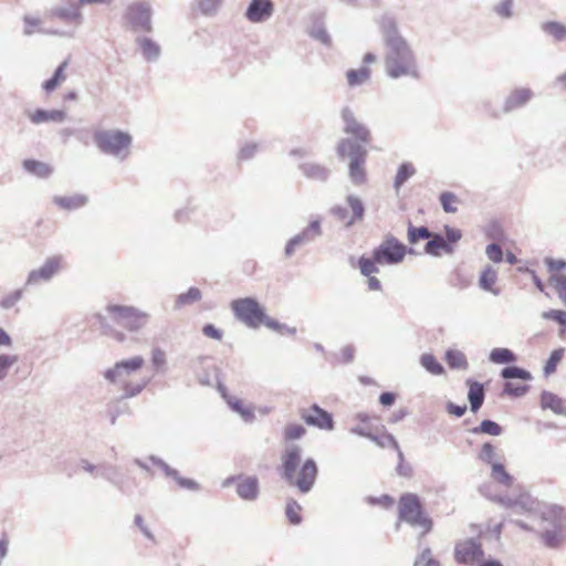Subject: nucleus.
I'll return each instance as SVG.
<instances>
[{"mask_svg":"<svg viewBox=\"0 0 566 566\" xmlns=\"http://www.w3.org/2000/svg\"><path fill=\"white\" fill-rule=\"evenodd\" d=\"M302 449L296 444L285 447L282 455V476L285 481L295 486L300 492L307 493L314 485L318 469L313 459H306L300 465Z\"/></svg>","mask_w":566,"mask_h":566,"instance_id":"obj_1","label":"nucleus"},{"mask_svg":"<svg viewBox=\"0 0 566 566\" xmlns=\"http://www.w3.org/2000/svg\"><path fill=\"white\" fill-rule=\"evenodd\" d=\"M388 52L385 59L386 71L392 78L402 76L419 77L415 55L407 42L398 34L395 27L385 32Z\"/></svg>","mask_w":566,"mask_h":566,"instance_id":"obj_2","label":"nucleus"},{"mask_svg":"<svg viewBox=\"0 0 566 566\" xmlns=\"http://www.w3.org/2000/svg\"><path fill=\"white\" fill-rule=\"evenodd\" d=\"M143 365L144 359L139 356L118 363L108 371V379L117 391L122 390L127 397L135 396L146 386V379L140 373Z\"/></svg>","mask_w":566,"mask_h":566,"instance_id":"obj_3","label":"nucleus"},{"mask_svg":"<svg viewBox=\"0 0 566 566\" xmlns=\"http://www.w3.org/2000/svg\"><path fill=\"white\" fill-rule=\"evenodd\" d=\"M407 248L394 237L386 238L376 249L371 258L361 256L358 260V266L363 275L369 276L377 273V264H397L406 255Z\"/></svg>","mask_w":566,"mask_h":566,"instance_id":"obj_4","label":"nucleus"},{"mask_svg":"<svg viewBox=\"0 0 566 566\" xmlns=\"http://www.w3.org/2000/svg\"><path fill=\"white\" fill-rule=\"evenodd\" d=\"M337 154L348 159V175L354 185L361 186L367 181V150L356 142L343 138L337 144Z\"/></svg>","mask_w":566,"mask_h":566,"instance_id":"obj_5","label":"nucleus"},{"mask_svg":"<svg viewBox=\"0 0 566 566\" xmlns=\"http://www.w3.org/2000/svg\"><path fill=\"white\" fill-rule=\"evenodd\" d=\"M399 520L408 523L412 527H418L421 535L428 534L432 530V521L423 510L422 503L417 494L405 493L398 501Z\"/></svg>","mask_w":566,"mask_h":566,"instance_id":"obj_6","label":"nucleus"},{"mask_svg":"<svg viewBox=\"0 0 566 566\" xmlns=\"http://www.w3.org/2000/svg\"><path fill=\"white\" fill-rule=\"evenodd\" d=\"M231 308L235 317L249 327H259L265 325L272 329H279L280 324L268 317L260 304L250 297L234 300Z\"/></svg>","mask_w":566,"mask_h":566,"instance_id":"obj_7","label":"nucleus"},{"mask_svg":"<svg viewBox=\"0 0 566 566\" xmlns=\"http://www.w3.org/2000/svg\"><path fill=\"white\" fill-rule=\"evenodd\" d=\"M108 313L111 314L113 322L118 327L130 332L143 328L148 321V315L146 313L128 306H108Z\"/></svg>","mask_w":566,"mask_h":566,"instance_id":"obj_8","label":"nucleus"},{"mask_svg":"<svg viewBox=\"0 0 566 566\" xmlns=\"http://www.w3.org/2000/svg\"><path fill=\"white\" fill-rule=\"evenodd\" d=\"M484 557L482 544L473 538L459 541L454 546V559L458 564L474 566Z\"/></svg>","mask_w":566,"mask_h":566,"instance_id":"obj_9","label":"nucleus"},{"mask_svg":"<svg viewBox=\"0 0 566 566\" xmlns=\"http://www.w3.org/2000/svg\"><path fill=\"white\" fill-rule=\"evenodd\" d=\"M347 207L336 206L332 209L335 219L345 227H350L364 217V206L359 198L355 196L347 197Z\"/></svg>","mask_w":566,"mask_h":566,"instance_id":"obj_10","label":"nucleus"},{"mask_svg":"<svg viewBox=\"0 0 566 566\" xmlns=\"http://www.w3.org/2000/svg\"><path fill=\"white\" fill-rule=\"evenodd\" d=\"M150 7L146 2H135L127 8L126 19L127 22L135 30H140L144 32L151 31V22H150Z\"/></svg>","mask_w":566,"mask_h":566,"instance_id":"obj_11","label":"nucleus"},{"mask_svg":"<svg viewBox=\"0 0 566 566\" xmlns=\"http://www.w3.org/2000/svg\"><path fill=\"white\" fill-rule=\"evenodd\" d=\"M342 119L344 122L345 134L355 137L364 144H368L371 140V133L369 128L359 122L349 108L346 107L342 111Z\"/></svg>","mask_w":566,"mask_h":566,"instance_id":"obj_12","label":"nucleus"},{"mask_svg":"<svg viewBox=\"0 0 566 566\" xmlns=\"http://www.w3.org/2000/svg\"><path fill=\"white\" fill-rule=\"evenodd\" d=\"M300 417L308 426L317 427L322 430L333 429L332 415L319 408L317 405H312L308 408L301 409Z\"/></svg>","mask_w":566,"mask_h":566,"instance_id":"obj_13","label":"nucleus"},{"mask_svg":"<svg viewBox=\"0 0 566 566\" xmlns=\"http://www.w3.org/2000/svg\"><path fill=\"white\" fill-rule=\"evenodd\" d=\"M132 138L128 134L114 132L108 134V153L119 158L129 154Z\"/></svg>","mask_w":566,"mask_h":566,"instance_id":"obj_14","label":"nucleus"},{"mask_svg":"<svg viewBox=\"0 0 566 566\" xmlns=\"http://www.w3.org/2000/svg\"><path fill=\"white\" fill-rule=\"evenodd\" d=\"M361 421V424L355 429L361 436H366L371 438L375 442H377L381 447H392L394 449H398V443L391 434H382L381 437H374L369 431V427L367 422L369 421H378V417H369V416H358Z\"/></svg>","mask_w":566,"mask_h":566,"instance_id":"obj_15","label":"nucleus"},{"mask_svg":"<svg viewBox=\"0 0 566 566\" xmlns=\"http://www.w3.org/2000/svg\"><path fill=\"white\" fill-rule=\"evenodd\" d=\"M273 3L271 0H252L247 10V18L251 22H261L271 17Z\"/></svg>","mask_w":566,"mask_h":566,"instance_id":"obj_16","label":"nucleus"},{"mask_svg":"<svg viewBox=\"0 0 566 566\" xmlns=\"http://www.w3.org/2000/svg\"><path fill=\"white\" fill-rule=\"evenodd\" d=\"M51 13L65 22L76 21L81 18L77 0H63L60 6L51 10Z\"/></svg>","mask_w":566,"mask_h":566,"instance_id":"obj_17","label":"nucleus"},{"mask_svg":"<svg viewBox=\"0 0 566 566\" xmlns=\"http://www.w3.org/2000/svg\"><path fill=\"white\" fill-rule=\"evenodd\" d=\"M32 124L40 125L42 123L54 122L62 123L65 119V112L60 109H42L38 108L28 114Z\"/></svg>","mask_w":566,"mask_h":566,"instance_id":"obj_18","label":"nucleus"},{"mask_svg":"<svg viewBox=\"0 0 566 566\" xmlns=\"http://www.w3.org/2000/svg\"><path fill=\"white\" fill-rule=\"evenodd\" d=\"M533 93L530 88L521 87L513 90L507 96L504 109L506 112L514 111L524 106L532 98Z\"/></svg>","mask_w":566,"mask_h":566,"instance_id":"obj_19","label":"nucleus"},{"mask_svg":"<svg viewBox=\"0 0 566 566\" xmlns=\"http://www.w3.org/2000/svg\"><path fill=\"white\" fill-rule=\"evenodd\" d=\"M87 197L84 195L54 196L53 202L61 209L72 211L84 207L87 203Z\"/></svg>","mask_w":566,"mask_h":566,"instance_id":"obj_20","label":"nucleus"},{"mask_svg":"<svg viewBox=\"0 0 566 566\" xmlns=\"http://www.w3.org/2000/svg\"><path fill=\"white\" fill-rule=\"evenodd\" d=\"M543 409H549L556 415L566 416V400L553 392H543L541 396Z\"/></svg>","mask_w":566,"mask_h":566,"instance_id":"obj_21","label":"nucleus"},{"mask_svg":"<svg viewBox=\"0 0 566 566\" xmlns=\"http://www.w3.org/2000/svg\"><path fill=\"white\" fill-rule=\"evenodd\" d=\"M542 518L552 523L557 528H565L566 512L559 505H547L542 511Z\"/></svg>","mask_w":566,"mask_h":566,"instance_id":"obj_22","label":"nucleus"},{"mask_svg":"<svg viewBox=\"0 0 566 566\" xmlns=\"http://www.w3.org/2000/svg\"><path fill=\"white\" fill-rule=\"evenodd\" d=\"M497 271L492 266H486L480 275L479 285L482 290L497 295L500 290L496 287Z\"/></svg>","mask_w":566,"mask_h":566,"instance_id":"obj_23","label":"nucleus"},{"mask_svg":"<svg viewBox=\"0 0 566 566\" xmlns=\"http://www.w3.org/2000/svg\"><path fill=\"white\" fill-rule=\"evenodd\" d=\"M469 387L468 398L471 405L472 412H476L484 401V387L482 384L473 380H468Z\"/></svg>","mask_w":566,"mask_h":566,"instance_id":"obj_24","label":"nucleus"},{"mask_svg":"<svg viewBox=\"0 0 566 566\" xmlns=\"http://www.w3.org/2000/svg\"><path fill=\"white\" fill-rule=\"evenodd\" d=\"M429 241L427 242L424 247V251L428 254L439 256L442 253H451L452 248L451 245L440 235V234H433Z\"/></svg>","mask_w":566,"mask_h":566,"instance_id":"obj_25","label":"nucleus"},{"mask_svg":"<svg viewBox=\"0 0 566 566\" xmlns=\"http://www.w3.org/2000/svg\"><path fill=\"white\" fill-rule=\"evenodd\" d=\"M22 166L25 171L39 178H48L53 172V169L50 165L35 159H25L23 160Z\"/></svg>","mask_w":566,"mask_h":566,"instance_id":"obj_26","label":"nucleus"},{"mask_svg":"<svg viewBox=\"0 0 566 566\" xmlns=\"http://www.w3.org/2000/svg\"><path fill=\"white\" fill-rule=\"evenodd\" d=\"M77 138L85 145H88L90 140L93 139L99 150L106 153V132L95 130L91 134L90 130H81L78 132Z\"/></svg>","mask_w":566,"mask_h":566,"instance_id":"obj_27","label":"nucleus"},{"mask_svg":"<svg viewBox=\"0 0 566 566\" xmlns=\"http://www.w3.org/2000/svg\"><path fill=\"white\" fill-rule=\"evenodd\" d=\"M238 494L245 500H252L258 493V482L255 479H244L237 485Z\"/></svg>","mask_w":566,"mask_h":566,"instance_id":"obj_28","label":"nucleus"},{"mask_svg":"<svg viewBox=\"0 0 566 566\" xmlns=\"http://www.w3.org/2000/svg\"><path fill=\"white\" fill-rule=\"evenodd\" d=\"M446 361L452 369H465L468 367L464 354L457 349H449L446 353Z\"/></svg>","mask_w":566,"mask_h":566,"instance_id":"obj_29","label":"nucleus"},{"mask_svg":"<svg viewBox=\"0 0 566 566\" xmlns=\"http://www.w3.org/2000/svg\"><path fill=\"white\" fill-rule=\"evenodd\" d=\"M370 76V70L363 66L358 70H349L346 73V78L349 86H356L365 83Z\"/></svg>","mask_w":566,"mask_h":566,"instance_id":"obj_30","label":"nucleus"},{"mask_svg":"<svg viewBox=\"0 0 566 566\" xmlns=\"http://www.w3.org/2000/svg\"><path fill=\"white\" fill-rule=\"evenodd\" d=\"M548 283L554 287L558 297L566 306V275L552 274L548 279Z\"/></svg>","mask_w":566,"mask_h":566,"instance_id":"obj_31","label":"nucleus"},{"mask_svg":"<svg viewBox=\"0 0 566 566\" xmlns=\"http://www.w3.org/2000/svg\"><path fill=\"white\" fill-rule=\"evenodd\" d=\"M474 434H489V436H500L502 433V428L499 423L492 420H483L479 427H474L470 430Z\"/></svg>","mask_w":566,"mask_h":566,"instance_id":"obj_32","label":"nucleus"},{"mask_svg":"<svg viewBox=\"0 0 566 566\" xmlns=\"http://www.w3.org/2000/svg\"><path fill=\"white\" fill-rule=\"evenodd\" d=\"M491 476L494 481L511 486L513 484V478L507 473L503 464L492 463Z\"/></svg>","mask_w":566,"mask_h":566,"instance_id":"obj_33","label":"nucleus"},{"mask_svg":"<svg viewBox=\"0 0 566 566\" xmlns=\"http://www.w3.org/2000/svg\"><path fill=\"white\" fill-rule=\"evenodd\" d=\"M542 538L546 546L558 547L565 539V528H557V531H546L542 534Z\"/></svg>","mask_w":566,"mask_h":566,"instance_id":"obj_34","label":"nucleus"},{"mask_svg":"<svg viewBox=\"0 0 566 566\" xmlns=\"http://www.w3.org/2000/svg\"><path fill=\"white\" fill-rule=\"evenodd\" d=\"M302 506L295 500H289L285 506V515L292 525H297L302 522Z\"/></svg>","mask_w":566,"mask_h":566,"instance_id":"obj_35","label":"nucleus"},{"mask_svg":"<svg viewBox=\"0 0 566 566\" xmlns=\"http://www.w3.org/2000/svg\"><path fill=\"white\" fill-rule=\"evenodd\" d=\"M564 354H565L564 348H557L551 353V356L544 366L545 376H551L552 374H554L556 371L558 364L564 358Z\"/></svg>","mask_w":566,"mask_h":566,"instance_id":"obj_36","label":"nucleus"},{"mask_svg":"<svg viewBox=\"0 0 566 566\" xmlns=\"http://www.w3.org/2000/svg\"><path fill=\"white\" fill-rule=\"evenodd\" d=\"M490 359L495 364H509L514 361L516 357L507 348H494L490 354Z\"/></svg>","mask_w":566,"mask_h":566,"instance_id":"obj_37","label":"nucleus"},{"mask_svg":"<svg viewBox=\"0 0 566 566\" xmlns=\"http://www.w3.org/2000/svg\"><path fill=\"white\" fill-rule=\"evenodd\" d=\"M431 237L432 233L426 227L416 228L412 224H409L408 241L410 244H415L419 240H428Z\"/></svg>","mask_w":566,"mask_h":566,"instance_id":"obj_38","label":"nucleus"},{"mask_svg":"<svg viewBox=\"0 0 566 566\" xmlns=\"http://www.w3.org/2000/svg\"><path fill=\"white\" fill-rule=\"evenodd\" d=\"M421 365L433 375H441L444 371L442 365L431 354H424L421 356Z\"/></svg>","mask_w":566,"mask_h":566,"instance_id":"obj_39","label":"nucleus"},{"mask_svg":"<svg viewBox=\"0 0 566 566\" xmlns=\"http://www.w3.org/2000/svg\"><path fill=\"white\" fill-rule=\"evenodd\" d=\"M62 255H54L48 258L41 268L44 270L45 273H48L50 277H53L62 268Z\"/></svg>","mask_w":566,"mask_h":566,"instance_id":"obj_40","label":"nucleus"},{"mask_svg":"<svg viewBox=\"0 0 566 566\" xmlns=\"http://www.w3.org/2000/svg\"><path fill=\"white\" fill-rule=\"evenodd\" d=\"M440 202L442 205V208L448 213H453L458 210V203L459 199L458 197L452 192H442L440 195Z\"/></svg>","mask_w":566,"mask_h":566,"instance_id":"obj_41","label":"nucleus"},{"mask_svg":"<svg viewBox=\"0 0 566 566\" xmlns=\"http://www.w3.org/2000/svg\"><path fill=\"white\" fill-rule=\"evenodd\" d=\"M140 48H142V52H143L144 56L147 60H154L160 53L159 45L149 39L142 40Z\"/></svg>","mask_w":566,"mask_h":566,"instance_id":"obj_42","label":"nucleus"},{"mask_svg":"<svg viewBox=\"0 0 566 566\" xmlns=\"http://www.w3.org/2000/svg\"><path fill=\"white\" fill-rule=\"evenodd\" d=\"M416 172L411 164H402L396 175L395 186L398 188Z\"/></svg>","mask_w":566,"mask_h":566,"instance_id":"obj_43","label":"nucleus"},{"mask_svg":"<svg viewBox=\"0 0 566 566\" xmlns=\"http://www.w3.org/2000/svg\"><path fill=\"white\" fill-rule=\"evenodd\" d=\"M544 31L553 35L556 40L566 38V27L558 22H547L543 27Z\"/></svg>","mask_w":566,"mask_h":566,"instance_id":"obj_44","label":"nucleus"},{"mask_svg":"<svg viewBox=\"0 0 566 566\" xmlns=\"http://www.w3.org/2000/svg\"><path fill=\"white\" fill-rule=\"evenodd\" d=\"M228 403L230 405V407L238 411L239 413H241L243 417H251L253 415V409L245 405L241 399L239 398H235V397H229L228 398Z\"/></svg>","mask_w":566,"mask_h":566,"instance_id":"obj_45","label":"nucleus"},{"mask_svg":"<svg viewBox=\"0 0 566 566\" xmlns=\"http://www.w3.org/2000/svg\"><path fill=\"white\" fill-rule=\"evenodd\" d=\"M306 430L303 426L297 423H292L285 427L284 429V439L286 441L300 439L305 434Z\"/></svg>","mask_w":566,"mask_h":566,"instance_id":"obj_46","label":"nucleus"},{"mask_svg":"<svg viewBox=\"0 0 566 566\" xmlns=\"http://www.w3.org/2000/svg\"><path fill=\"white\" fill-rule=\"evenodd\" d=\"M502 377L505 379H511V378H518V379H523V380L531 379L530 373L522 368H518V367L504 368L502 370Z\"/></svg>","mask_w":566,"mask_h":566,"instance_id":"obj_47","label":"nucleus"},{"mask_svg":"<svg viewBox=\"0 0 566 566\" xmlns=\"http://www.w3.org/2000/svg\"><path fill=\"white\" fill-rule=\"evenodd\" d=\"M201 293L197 287H190L186 293L180 294L177 298L178 305H186L199 301Z\"/></svg>","mask_w":566,"mask_h":566,"instance_id":"obj_48","label":"nucleus"},{"mask_svg":"<svg viewBox=\"0 0 566 566\" xmlns=\"http://www.w3.org/2000/svg\"><path fill=\"white\" fill-rule=\"evenodd\" d=\"M51 279L52 277H50L48 275V273H45L42 268H39V269H35V270H32L28 274L25 284L27 285H34V284H38L39 282H48Z\"/></svg>","mask_w":566,"mask_h":566,"instance_id":"obj_49","label":"nucleus"},{"mask_svg":"<svg viewBox=\"0 0 566 566\" xmlns=\"http://www.w3.org/2000/svg\"><path fill=\"white\" fill-rule=\"evenodd\" d=\"M18 357L14 355L0 354V380L8 375L10 367L15 364Z\"/></svg>","mask_w":566,"mask_h":566,"instance_id":"obj_50","label":"nucleus"},{"mask_svg":"<svg viewBox=\"0 0 566 566\" xmlns=\"http://www.w3.org/2000/svg\"><path fill=\"white\" fill-rule=\"evenodd\" d=\"M22 296L23 291L21 289H18L1 300L0 307L4 310H10L22 298Z\"/></svg>","mask_w":566,"mask_h":566,"instance_id":"obj_51","label":"nucleus"},{"mask_svg":"<svg viewBox=\"0 0 566 566\" xmlns=\"http://www.w3.org/2000/svg\"><path fill=\"white\" fill-rule=\"evenodd\" d=\"M415 566H440V563L432 557L430 548H424L416 560Z\"/></svg>","mask_w":566,"mask_h":566,"instance_id":"obj_52","label":"nucleus"},{"mask_svg":"<svg viewBox=\"0 0 566 566\" xmlns=\"http://www.w3.org/2000/svg\"><path fill=\"white\" fill-rule=\"evenodd\" d=\"M528 390V386L525 384L522 385H515L514 382H506L504 387V392L513 396V397H520L523 396Z\"/></svg>","mask_w":566,"mask_h":566,"instance_id":"obj_53","label":"nucleus"},{"mask_svg":"<svg viewBox=\"0 0 566 566\" xmlns=\"http://www.w3.org/2000/svg\"><path fill=\"white\" fill-rule=\"evenodd\" d=\"M78 465L94 476H103L105 468L103 465H94L85 459L80 460Z\"/></svg>","mask_w":566,"mask_h":566,"instance_id":"obj_54","label":"nucleus"},{"mask_svg":"<svg viewBox=\"0 0 566 566\" xmlns=\"http://www.w3.org/2000/svg\"><path fill=\"white\" fill-rule=\"evenodd\" d=\"M495 457V448L492 443L490 442H486L482 446L481 448V451L479 453V459L486 462V463H491L492 464V461Z\"/></svg>","mask_w":566,"mask_h":566,"instance_id":"obj_55","label":"nucleus"},{"mask_svg":"<svg viewBox=\"0 0 566 566\" xmlns=\"http://www.w3.org/2000/svg\"><path fill=\"white\" fill-rule=\"evenodd\" d=\"M485 253L488 258L493 262H501L503 259V252L499 244L492 243L486 247Z\"/></svg>","mask_w":566,"mask_h":566,"instance_id":"obj_56","label":"nucleus"},{"mask_svg":"<svg viewBox=\"0 0 566 566\" xmlns=\"http://www.w3.org/2000/svg\"><path fill=\"white\" fill-rule=\"evenodd\" d=\"M24 30L23 33L25 35H31L34 33V29L38 28L41 23L40 19L31 17V15H24Z\"/></svg>","mask_w":566,"mask_h":566,"instance_id":"obj_57","label":"nucleus"},{"mask_svg":"<svg viewBox=\"0 0 566 566\" xmlns=\"http://www.w3.org/2000/svg\"><path fill=\"white\" fill-rule=\"evenodd\" d=\"M544 319H551L557 324L566 317V311L563 310H548L542 313Z\"/></svg>","mask_w":566,"mask_h":566,"instance_id":"obj_58","label":"nucleus"},{"mask_svg":"<svg viewBox=\"0 0 566 566\" xmlns=\"http://www.w3.org/2000/svg\"><path fill=\"white\" fill-rule=\"evenodd\" d=\"M546 264L551 275L560 274L559 272L566 268V262L564 260L546 259Z\"/></svg>","mask_w":566,"mask_h":566,"instance_id":"obj_59","label":"nucleus"},{"mask_svg":"<svg viewBox=\"0 0 566 566\" xmlns=\"http://www.w3.org/2000/svg\"><path fill=\"white\" fill-rule=\"evenodd\" d=\"M513 0H503L497 7L496 12L504 18L512 15Z\"/></svg>","mask_w":566,"mask_h":566,"instance_id":"obj_60","label":"nucleus"},{"mask_svg":"<svg viewBox=\"0 0 566 566\" xmlns=\"http://www.w3.org/2000/svg\"><path fill=\"white\" fill-rule=\"evenodd\" d=\"M202 332L209 338H213L217 340H220L222 338V333L211 324H207L206 326H203Z\"/></svg>","mask_w":566,"mask_h":566,"instance_id":"obj_61","label":"nucleus"},{"mask_svg":"<svg viewBox=\"0 0 566 566\" xmlns=\"http://www.w3.org/2000/svg\"><path fill=\"white\" fill-rule=\"evenodd\" d=\"M69 66V59L64 60L54 71L52 77L59 80V82H63L65 80V70Z\"/></svg>","mask_w":566,"mask_h":566,"instance_id":"obj_62","label":"nucleus"},{"mask_svg":"<svg viewBox=\"0 0 566 566\" xmlns=\"http://www.w3.org/2000/svg\"><path fill=\"white\" fill-rule=\"evenodd\" d=\"M369 502L371 504L381 505V506H384L386 509L391 507L394 505V503H395L394 499L391 496H389V495H382V496H380L378 499H369Z\"/></svg>","mask_w":566,"mask_h":566,"instance_id":"obj_63","label":"nucleus"},{"mask_svg":"<svg viewBox=\"0 0 566 566\" xmlns=\"http://www.w3.org/2000/svg\"><path fill=\"white\" fill-rule=\"evenodd\" d=\"M447 410L452 416L462 417L467 411V406H458V405L450 402L447 406Z\"/></svg>","mask_w":566,"mask_h":566,"instance_id":"obj_64","label":"nucleus"}]
</instances>
